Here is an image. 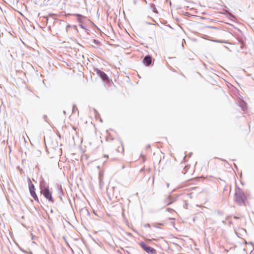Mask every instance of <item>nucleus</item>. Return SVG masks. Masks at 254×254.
Returning a JSON list of instances; mask_svg holds the SVG:
<instances>
[{
  "label": "nucleus",
  "instance_id": "6e6552de",
  "mask_svg": "<svg viewBox=\"0 0 254 254\" xmlns=\"http://www.w3.org/2000/svg\"><path fill=\"white\" fill-rule=\"evenodd\" d=\"M234 218H235V219H239V218H240V217H236V216H235V217H234Z\"/></svg>",
  "mask_w": 254,
  "mask_h": 254
},
{
  "label": "nucleus",
  "instance_id": "0eeeda50",
  "mask_svg": "<svg viewBox=\"0 0 254 254\" xmlns=\"http://www.w3.org/2000/svg\"><path fill=\"white\" fill-rule=\"evenodd\" d=\"M104 157L105 158H106L107 159H108V156L107 155H104Z\"/></svg>",
  "mask_w": 254,
  "mask_h": 254
},
{
  "label": "nucleus",
  "instance_id": "20e7f679",
  "mask_svg": "<svg viewBox=\"0 0 254 254\" xmlns=\"http://www.w3.org/2000/svg\"><path fill=\"white\" fill-rule=\"evenodd\" d=\"M41 193L50 201L54 202V200L52 197V193L48 188H45L41 191Z\"/></svg>",
  "mask_w": 254,
  "mask_h": 254
},
{
  "label": "nucleus",
  "instance_id": "f03ea898",
  "mask_svg": "<svg viewBox=\"0 0 254 254\" xmlns=\"http://www.w3.org/2000/svg\"><path fill=\"white\" fill-rule=\"evenodd\" d=\"M140 246L142 248L149 254H156V251L155 249L150 247V246L146 245L143 242L140 243Z\"/></svg>",
  "mask_w": 254,
  "mask_h": 254
},
{
  "label": "nucleus",
  "instance_id": "423d86ee",
  "mask_svg": "<svg viewBox=\"0 0 254 254\" xmlns=\"http://www.w3.org/2000/svg\"><path fill=\"white\" fill-rule=\"evenodd\" d=\"M152 62V58L150 56H147L145 57L144 59L143 60V63L146 66H149Z\"/></svg>",
  "mask_w": 254,
  "mask_h": 254
},
{
  "label": "nucleus",
  "instance_id": "f257e3e1",
  "mask_svg": "<svg viewBox=\"0 0 254 254\" xmlns=\"http://www.w3.org/2000/svg\"><path fill=\"white\" fill-rule=\"evenodd\" d=\"M236 201L240 205L244 204L246 200V197L244 193L240 191L237 192L235 194Z\"/></svg>",
  "mask_w": 254,
  "mask_h": 254
},
{
  "label": "nucleus",
  "instance_id": "7ed1b4c3",
  "mask_svg": "<svg viewBox=\"0 0 254 254\" xmlns=\"http://www.w3.org/2000/svg\"><path fill=\"white\" fill-rule=\"evenodd\" d=\"M29 191L30 192V193L32 197L34 198V199L37 201H39V199L38 198V196L35 191V187L34 185L32 183L31 180L29 179Z\"/></svg>",
  "mask_w": 254,
  "mask_h": 254
},
{
  "label": "nucleus",
  "instance_id": "1a4fd4ad",
  "mask_svg": "<svg viewBox=\"0 0 254 254\" xmlns=\"http://www.w3.org/2000/svg\"><path fill=\"white\" fill-rule=\"evenodd\" d=\"M171 203H172V202H168V204H168V205H169V204H170Z\"/></svg>",
  "mask_w": 254,
  "mask_h": 254
},
{
  "label": "nucleus",
  "instance_id": "39448f33",
  "mask_svg": "<svg viewBox=\"0 0 254 254\" xmlns=\"http://www.w3.org/2000/svg\"><path fill=\"white\" fill-rule=\"evenodd\" d=\"M96 73L98 75H99L102 78L103 80H105V81L108 80V79H109L107 75L105 72L102 71L101 70H100L99 69H97Z\"/></svg>",
  "mask_w": 254,
  "mask_h": 254
}]
</instances>
